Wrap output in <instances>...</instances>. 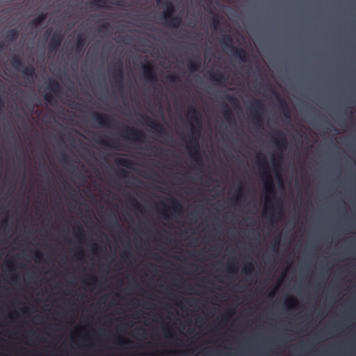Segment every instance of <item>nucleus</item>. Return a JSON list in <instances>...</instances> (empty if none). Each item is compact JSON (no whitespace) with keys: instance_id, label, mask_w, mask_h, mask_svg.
<instances>
[{"instance_id":"obj_12","label":"nucleus","mask_w":356,"mask_h":356,"mask_svg":"<svg viewBox=\"0 0 356 356\" xmlns=\"http://www.w3.org/2000/svg\"><path fill=\"white\" fill-rule=\"evenodd\" d=\"M273 94L275 96L276 101L279 102V104L280 106V108L282 109V113L285 119L289 120L290 111L286 102L283 98L280 97V95L275 90H273Z\"/></svg>"},{"instance_id":"obj_17","label":"nucleus","mask_w":356,"mask_h":356,"mask_svg":"<svg viewBox=\"0 0 356 356\" xmlns=\"http://www.w3.org/2000/svg\"><path fill=\"white\" fill-rule=\"evenodd\" d=\"M236 58L239 59L241 61L245 63L248 61V54L246 50L241 47H235L234 51L231 53Z\"/></svg>"},{"instance_id":"obj_14","label":"nucleus","mask_w":356,"mask_h":356,"mask_svg":"<svg viewBox=\"0 0 356 356\" xmlns=\"http://www.w3.org/2000/svg\"><path fill=\"white\" fill-rule=\"evenodd\" d=\"M165 9L162 13V17L165 20H168L175 13V8L171 1H165L163 3Z\"/></svg>"},{"instance_id":"obj_44","label":"nucleus","mask_w":356,"mask_h":356,"mask_svg":"<svg viewBox=\"0 0 356 356\" xmlns=\"http://www.w3.org/2000/svg\"><path fill=\"white\" fill-rule=\"evenodd\" d=\"M134 334L136 336L143 337L145 335V332L143 328L138 327L134 330Z\"/></svg>"},{"instance_id":"obj_40","label":"nucleus","mask_w":356,"mask_h":356,"mask_svg":"<svg viewBox=\"0 0 356 356\" xmlns=\"http://www.w3.org/2000/svg\"><path fill=\"white\" fill-rule=\"evenodd\" d=\"M130 204L136 209H137L139 211L142 210V207L140 205V204L137 202V200L134 198H130L129 200Z\"/></svg>"},{"instance_id":"obj_3","label":"nucleus","mask_w":356,"mask_h":356,"mask_svg":"<svg viewBox=\"0 0 356 356\" xmlns=\"http://www.w3.org/2000/svg\"><path fill=\"white\" fill-rule=\"evenodd\" d=\"M275 134L277 135V137L273 138V142L275 144L277 150L280 152V154H277L273 157L272 165L274 172L277 173L278 172V170L280 168V165L282 162V153L286 149L288 143L286 136L282 131L277 130L275 131Z\"/></svg>"},{"instance_id":"obj_6","label":"nucleus","mask_w":356,"mask_h":356,"mask_svg":"<svg viewBox=\"0 0 356 356\" xmlns=\"http://www.w3.org/2000/svg\"><path fill=\"white\" fill-rule=\"evenodd\" d=\"M91 117L100 127L111 128L115 122V120L112 117L98 112H92Z\"/></svg>"},{"instance_id":"obj_23","label":"nucleus","mask_w":356,"mask_h":356,"mask_svg":"<svg viewBox=\"0 0 356 356\" xmlns=\"http://www.w3.org/2000/svg\"><path fill=\"white\" fill-rule=\"evenodd\" d=\"M11 65L17 70H21L24 66L22 59L19 56H14L10 60Z\"/></svg>"},{"instance_id":"obj_25","label":"nucleus","mask_w":356,"mask_h":356,"mask_svg":"<svg viewBox=\"0 0 356 356\" xmlns=\"http://www.w3.org/2000/svg\"><path fill=\"white\" fill-rule=\"evenodd\" d=\"M48 88L55 94L60 92V86L56 79H50L48 83Z\"/></svg>"},{"instance_id":"obj_49","label":"nucleus","mask_w":356,"mask_h":356,"mask_svg":"<svg viewBox=\"0 0 356 356\" xmlns=\"http://www.w3.org/2000/svg\"><path fill=\"white\" fill-rule=\"evenodd\" d=\"M119 174L122 177H127L128 176L127 172L124 169H120L119 170Z\"/></svg>"},{"instance_id":"obj_29","label":"nucleus","mask_w":356,"mask_h":356,"mask_svg":"<svg viewBox=\"0 0 356 356\" xmlns=\"http://www.w3.org/2000/svg\"><path fill=\"white\" fill-rule=\"evenodd\" d=\"M254 270V265L252 263H249L243 268V273L246 275H250L253 273Z\"/></svg>"},{"instance_id":"obj_34","label":"nucleus","mask_w":356,"mask_h":356,"mask_svg":"<svg viewBox=\"0 0 356 356\" xmlns=\"http://www.w3.org/2000/svg\"><path fill=\"white\" fill-rule=\"evenodd\" d=\"M44 100L51 105L56 104V99L53 94L49 92L46 93L44 96Z\"/></svg>"},{"instance_id":"obj_11","label":"nucleus","mask_w":356,"mask_h":356,"mask_svg":"<svg viewBox=\"0 0 356 356\" xmlns=\"http://www.w3.org/2000/svg\"><path fill=\"white\" fill-rule=\"evenodd\" d=\"M63 39V37L60 33L54 32L48 44L49 49L51 51L58 49L62 43Z\"/></svg>"},{"instance_id":"obj_39","label":"nucleus","mask_w":356,"mask_h":356,"mask_svg":"<svg viewBox=\"0 0 356 356\" xmlns=\"http://www.w3.org/2000/svg\"><path fill=\"white\" fill-rule=\"evenodd\" d=\"M97 143L100 144V145H106V146L113 147H116L115 145V144L113 143H112L111 141L106 140H104V139L97 140Z\"/></svg>"},{"instance_id":"obj_48","label":"nucleus","mask_w":356,"mask_h":356,"mask_svg":"<svg viewBox=\"0 0 356 356\" xmlns=\"http://www.w3.org/2000/svg\"><path fill=\"white\" fill-rule=\"evenodd\" d=\"M99 250H102V248L99 246H98L97 244H93V248L92 249V252L95 254H97Z\"/></svg>"},{"instance_id":"obj_28","label":"nucleus","mask_w":356,"mask_h":356,"mask_svg":"<svg viewBox=\"0 0 356 356\" xmlns=\"http://www.w3.org/2000/svg\"><path fill=\"white\" fill-rule=\"evenodd\" d=\"M242 191H243L242 186L240 184L238 186V187L236 188V193H235V195L232 198V200L234 202V203L236 204L238 202V200L240 199V197L242 195Z\"/></svg>"},{"instance_id":"obj_35","label":"nucleus","mask_w":356,"mask_h":356,"mask_svg":"<svg viewBox=\"0 0 356 356\" xmlns=\"http://www.w3.org/2000/svg\"><path fill=\"white\" fill-rule=\"evenodd\" d=\"M297 305H298L297 300L293 298L286 299L285 300V305L288 308H294L297 306Z\"/></svg>"},{"instance_id":"obj_22","label":"nucleus","mask_w":356,"mask_h":356,"mask_svg":"<svg viewBox=\"0 0 356 356\" xmlns=\"http://www.w3.org/2000/svg\"><path fill=\"white\" fill-rule=\"evenodd\" d=\"M86 43V39L82 34H79L77 36V42L74 46L76 53H80L83 51Z\"/></svg>"},{"instance_id":"obj_58","label":"nucleus","mask_w":356,"mask_h":356,"mask_svg":"<svg viewBox=\"0 0 356 356\" xmlns=\"http://www.w3.org/2000/svg\"><path fill=\"white\" fill-rule=\"evenodd\" d=\"M12 280L15 281V282H17L18 281V277L17 276L13 277H12Z\"/></svg>"},{"instance_id":"obj_47","label":"nucleus","mask_w":356,"mask_h":356,"mask_svg":"<svg viewBox=\"0 0 356 356\" xmlns=\"http://www.w3.org/2000/svg\"><path fill=\"white\" fill-rule=\"evenodd\" d=\"M168 79L171 82H176L179 81V77L176 75H169Z\"/></svg>"},{"instance_id":"obj_13","label":"nucleus","mask_w":356,"mask_h":356,"mask_svg":"<svg viewBox=\"0 0 356 356\" xmlns=\"http://www.w3.org/2000/svg\"><path fill=\"white\" fill-rule=\"evenodd\" d=\"M220 42L222 46L223 49L229 53H232V51H234V49H235V47L233 44L232 37L229 34L222 35L220 40Z\"/></svg>"},{"instance_id":"obj_53","label":"nucleus","mask_w":356,"mask_h":356,"mask_svg":"<svg viewBox=\"0 0 356 356\" xmlns=\"http://www.w3.org/2000/svg\"><path fill=\"white\" fill-rule=\"evenodd\" d=\"M76 257L78 259H81L83 257V251L81 250H79L76 254Z\"/></svg>"},{"instance_id":"obj_9","label":"nucleus","mask_w":356,"mask_h":356,"mask_svg":"<svg viewBox=\"0 0 356 356\" xmlns=\"http://www.w3.org/2000/svg\"><path fill=\"white\" fill-rule=\"evenodd\" d=\"M143 74L145 79L147 82L152 84H156L157 83L158 78L151 63H146L143 65Z\"/></svg>"},{"instance_id":"obj_2","label":"nucleus","mask_w":356,"mask_h":356,"mask_svg":"<svg viewBox=\"0 0 356 356\" xmlns=\"http://www.w3.org/2000/svg\"><path fill=\"white\" fill-rule=\"evenodd\" d=\"M187 118L192 122L191 124V135L188 138L189 145L187 149L191 158L198 165H202V159L199 149V137L202 125L201 115L195 106L191 105L188 107Z\"/></svg>"},{"instance_id":"obj_42","label":"nucleus","mask_w":356,"mask_h":356,"mask_svg":"<svg viewBox=\"0 0 356 356\" xmlns=\"http://www.w3.org/2000/svg\"><path fill=\"white\" fill-rule=\"evenodd\" d=\"M280 246V238L275 239L272 244V250L277 252Z\"/></svg>"},{"instance_id":"obj_37","label":"nucleus","mask_w":356,"mask_h":356,"mask_svg":"<svg viewBox=\"0 0 356 356\" xmlns=\"http://www.w3.org/2000/svg\"><path fill=\"white\" fill-rule=\"evenodd\" d=\"M74 229L76 230L75 236L77 238L81 240L83 236V229L82 226L79 225L76 227Z\"/></svg>"},{"instance_id":"obj_54","label":"nucleus","mask_w":356,"mask_h":356,"mask_svg":"<svg viewBox=\"0 0 356 356\" xmlns=\"http://www.w3.org/2000/svg\"><path fill=\"white\" fill-rule=\"evenodd\" d=\"M62 161L65 163V164H67V156L65 154H63V156H62Z\"/></svg>"},{"instance_id":"obj_26","label":"nucleus","mask_w":356,"mask_h":356,"mask_svg":"<svg viewBox=\"0 0 356 356\" xmlns=\"http://www.w3.org/2000/svg\"><path fill=\"white\" fill-rule=\"evenodd\" d=\"M115 162L117 164L128 168H131L134 164L131 160L127 159H118L115 160Z\"/></svg>"},{"instance_id":"obj_15","label":"nucleus","mask_w":356,"mask_h":356,"mask_svg":"<svg viewBox=\"0 0 356 356\" xmlns=\"http://www.w3.org/2000/svg\"><path fill=\"white\" fill-rule=\"evenodd\" d=\"M222 115L226 120V122L229 124H233L235 123V119L233 115V113L230 108L227 104H223L222 106Z\"/></svg>"},{"instance_id":"obj_59","label":"nucleus","mask_w":356,"mask_h":356,"mask_svg":"<svg viewBox=\"0 0 356 356\" xmlns=\"http://www.w3.org/2000/svg\"><path fill=\"white\" fill-rule=\"evenodd\" d=\"M145 307L147 308V309H149L150 307V305L149 303L147 302H145V304L144 305Z\"/></svg>"},{"instance_id":"obj_61","label":"nucleus","mask_w":356,"mask_h":356,"mask_svg":"<svg viewBox=\"0 0 356 356\" xmlns=\"http://www.w3.org/2000/svg\"><path fill=\"white\" fill-rule=\"evenodd\" d=\"M156 2L159 3V4H163V3L162 0H156Z\"/></svg>"},{"instance_id":"obj_57","label":"nucleus","mask_w":356,"mask_h":356,"mask_svg":"<svg viewBox=\"0 0 356 356\" xmlns=\"http://www.w3.org/2000/svg\"><path fill=\"white\" fill-rule=\"evenodd\" d=\"M5 49V45L3 43H0V51H2Z\"/></svg>"},{"instance_id":"obj_36","label":"nucleus","mask_w":356,"mask_h":356,"mask_svg":"<svg viewBox=\"0 0 356 356\" xmlns=\"http://www.w3.org/2000/svg\"><path fill=\"white\" fill-rule=\"evenodd\" d=\"M234 310H231V311H228L227 312L222 316V318H221V323H227L228 321V320L234 315Z\"/></svg>"},{"instance_id":"obj_56","label":"nucleus","mask_w":356,"mask_h":356,"mask_svg":"<svg viewBox=\"0 0 356 356\" xmlns=\"http://www.w3.org/2000/svg\"><path fill=\"white\" fill-rule=\"evenodd\" d=\"M22 311L24 312V313H26V314H29L31 313V310L29 308H23L22 309Z\"/></svg>"},{"instance_id":"obj_31","label":"nucleus","mask_w":356,"mask_h":356,"mask_svg":"<svg viewBox=\"0 0 356 356\" xmlns=\"http://www.w3.org/2000/svg\"><path fill=\"white\" fill-rule=\"evenodd\" d=\"M227 270L230 273L236 274L238 270V264L229 262L227 264Z\"/></svg>"},{"instance_id":"obj_62","label":"nucleus","mask_w":356,"mask_h":356,"mask_svg":"<svg viewBox=\"0 0 356 356\" xmlns=\"http://www.w3.org/2000/svg\"><path fill=\"white\" fill-rule=\"evenodd\" d=\"M6 222H7V220L6 219L3 220L2 222H1L3 225H5Z\"/></svg>"},{"instance_id":"obj_18","label":"nucleus","mask_w":356,"mask_h":356,"mask_svg":"<svg viewBox=\"0 0 356 356\" xmlns=\"http://www.w3.org/2000/svg\"><path fill=\"white\" fill-rule=\"evenodd\" d=\"M182 22V19L180 16H172L168 20H165V24L168 26L173 29H177L180 26Z\"/></svg>"},{"instance_id":"obj_55","label":"nucleus","mask_w":356,"mask_h":356,"mask_svg":"<svg viewBox=\"0 0 356 356\" xmlns=\"http://www.w3.org/2000/svg\"><path fill=\"white\" fill-rule=\"evenodd\" d=\"M3 99L2 98V97L0 95V112H1L2 111V108L3 106Z\"/></svg>"},{"instance_id":"obj_50","label":"nucleus","mask_w":356,"mask_h":356,"mask_svg":"<svg viewBox=\"0 0 356 356\" xmlns=\"http://www.w3.org/2000/svg\"><path fill=\"white\" fill-rule=\"evenodd\" d=\"M13 263L12 262H9V263H7L6 264V266H5V268H4V270H11L13 269Z\"/></svg>"},{"instance_id":"obj_45","label":"nucleus","mask_w":356,"mask_h":356,"mask_svg":"<svg viewBox=\"0 0 356 356\" xmlns=\"http://www.w3.org/2000/svg\"><path fill=\"white\" fill-rule=\"evenodd\" d=\"M35 257L36 261H39L40 259H42L43 254L40 251H36L35 252Z\"/></svg>"},{"instance_id":"obj_30","label":"nucleus","mask_w":356,"mask_h":356,"mask_svg":"<svg viewBox=\"0 0 356 356\" xmlns=\"http://www.w3.org/2000/svg\"><path fill=\"white\" fill-rule=\"evenodd\" d=\"M210 13L213 15V16L211 18V22L213 28L216 29L220 24L219 16L217 14L214 13L213 10L211 9Z\"/></svg>"},{"instance_id":"obj_1","label":"nucleus","mask_w":356,"mask_h":356,"mask_svg":"<svg viewBox=\"0 0 356 356\" xmlns=\"http://www.w3.org/2000/svg\"><path fill=\"white\" fill-rule=\"evenodd\" d=\"M257 163L264 182L265 193L269 196L265 200L266 212L264 217L272 220L275 213H282V203L275 195V188L273 177L269 172V165L266 156L261 153L257 155Z\"/></svg>"},{"instance_id":"obj_51","label":"nucleus","mask_w":356,"mask_h":356,"mask_svg":"<svg viewBox=\"0 0 356 356\" xmlns=\"http://www.w3.org/2000/svg\"><path fill=\"white\" fill-rule=\"evenodd\" d=\"M169 209L163 210L162 212V215L163 216L164 219H168L169 218L168 216Z\"/></svg>"},{"instance_id":"obj_5","label":"nucleus","mask_w":356,"mask_h":356,"mask_svg":"<svg viewBox=\"0 0 356 356\" xmlns=\"http://www.w3.org/2000/svg\"><path fill=\"white\" fill-rule=\"evenodd\" d=\"M250 110L251 122L258 128L261 127L263 124V119L261 115V112L264 111V110L263 103L259 99H254L250 106Z\"/></svg>"},{"instance_id":"obj_52","label":"nucleus","mask_w":356,"mask_h":356,"mask_svg":"<svg viewBox=\"0 0 356 356\" xmlns=\"http://www.w3.org/2000/svg\"><path fill=\"white\" fill-rule=\"evenodd\" d=\"M196 303H197V301H196V300H195V299H191V300L188 301V304L190 306H191V307H192V306H193L194 305H195Z\"/></svg>"},{"instance_id":"obj_64","label":"nucleus","mask_w":356,"mask_h":356,"mask_svg":"<svg viewBox=\"0 0 356 356\" xmlns=\"http://www.w3.org/2000/svg\"><path fill=\"white\" fill-rule=\"evenodd\" d=\"M200 321H202V318H200L197 321V322H200Z\"/></svg>"},{"instance_id":"obj_8","label":"nucleus","mask_w":356,"mask_h":356,"mask_svg":"<svg viewBox=\"0 0 356 356\" xmlns=\"http://www.w3.org/2000/svg\"><path fill=\"white\" fill-rule=\"evenodd\" d=\"M122 136L136 142H143V139L145 138V135L141 131L129 126H124Z\"/></svg>"},{"instance_id":"obj_32","label":"nucleus","mask_w":356,"mask_h":356,"mask_svg":"<svg viewBox=\"0 0 356 356\" xmlns=\"http://www.w3.org/2000/svg\"><path fill=\"white\" fill-rule=\"evenodd\" d=\"M114 343L115 344H117V345H119V346H124V345H127V344L131 343V341L130 340H129V339H123V338L120 337H117L115 339Z\"/></svg>"},{"instance_id":"obj_27","label":"nucleus","mask_w":356,"mask_h":356,"mask_svg":"<svg viewBox=\"0 0 356 356\" xmlns=\"http://www.w3.org/2000/svg\"><path fill=\"white\" fill-rule=\"evenodd\" d=\"M200 62H196L193 60H190L187 64V67L191 72H196L199 70Z\"/></svg>"},{"instance_id":"obj_46","label":"nucleus","mask_w":356,"mask_h":356,"mask_svg":"<svg viewBox=\"0 0 356 356\" xmlns=\"http://www.w3.org/2000/svg\"><path fill=\"white\" fill-rule=\"evenodd\" d=\"M109 26V24L108 23L102 24L101 26L99 29V32H104L107 31L108 28Z\"/></svg>"},{"instance_id":"obj_43","label":"nucleus","mask_w":356,"mask_h":356,"mask_svg":"<svg viewBox=\"0 0 356 356\" xmlns=\"http://www.w3.org/2000/svg\"><path fill=\"white\" fill-rule=\"evenodd\" d=\"M225 98L229 102V103H232V104H236L237 103V99L236 98V97H234V95H225Z\"/></svg>"},{"instance_id":"obj_41","label":"nucleus","mask_w":356,"mask_h":356,"mask_svg":"<svg viewBox=\"0 0 356 356\" xmlns=\"http://www.w3.org/2000/svg\"><path fill=\"white\" fill-rule=\"evenodd\" d=\"M90 282L88 283L87 282H85V284L88 285V286H90L91 287L94 288L97 282V279L96 277L95 276H91L90 278Z\"/></svg>"},{"instance_id":"obj_4","label":"nucleus","mask_w":356,"mask_h":356,"mask_svg":"<svg viewBox=\"0 0 356 356\" xmlns=\"http://www.w3.org/2000/svg\"><path fill=\"white\" fill-rule=\"evenodd\" d=\"M111 77L112 87L117 88L119 91H122L124 88V76L123 63L121 60L115 63Z\"/></svg>"},{"instance_id":"obj_24","label":"nucleus","mask_w":356,"mask_h":356,"mask_svg":"<svg viewBox=\"0 0 356 356\" xmlns=\"http://www.w3.org/2000/svg\"><path fill=\"white\" fill-rule=\"evenodd\" d=\"M19 37V31L17 29H12L8 30L6 34V39L8 41L13 42L16 40Z\"/></svg>"},{"instance_id":"obj_33","label":"nucleus","mask_w":356,"mask_h":356,"mask_svg":"<svg viewBox=\"0 0 356 356\" xmlns=\"http://www.w3.org/2000/svg\"><path fill=\"white\" fill-rule=\"evenodd\" d=\"M121 257L124 261H131L134 259L133 254L129 250L122 252L121 254Z\"/></svg>"},{"instance_id":"obj_16","label":"nucleus","mask_w":356,"mask_h":356,"mask_svg":"<svg viewBox=\"0 0 356 356\" xmlns=\"http://www.w3.org/2000/svg\"><path fill=\"white\" fill-rule=\"evenodd\" d=\"M209 79L216 83L219 84H225L227 83V76L221 72H209Z\"/></svg>"},{"instance_id":"obj_60","label":"nucleus","mask_w":356,"mask_h":356,"mask_svg":"<svg viewBox=\"0 0 356 356\" xmlns=\"http://www.w3.org/2000/svg\"><path fill=\"white\" fill-rule=\"evenodd\" d=\"M277 288L275 289L270 293V296H273L275 293V291H276Z\"/></svg>"},{"instance_id":"obj_63","label":"nucleus","mask_w":356,"mask_h":356,"mask_svg":"<svg viewBox=\"0 0 356 356\" xmlns=\"http://www.w3.org/2000/svg\"><path fill=\"white\" fill-rule=\"evenodd\" d=\"M190 266H191V267H195V265L194 264H190Z\"/></svg>"},{"instance_id":"obj_20","label":"nucleus","mask_w":356,"mask_h":356,"mask_svg":"<svg viewBox=\"0 0 356 356\" xmlns=\"http://www.w3.org/2000/svg\"><path fill=\"white\" fill-rule=\"evenodd\" d=\"M170 204V209L177 214H179L182 211L181 204L175 197H171L168 200Z\"/></svg>"},{"instance_id":"obj_21","label":"nucleus","mask_w":356,"mask_h":356,"mask_svg":"<svg viewBox=\"0 0 356 356\" xmlns=\"http://www.w3.org/2000/svg\"><path fill=\"white\" fill-rule=\"evenodd\" d=\"M19 72H22L27 77H30L32 79L35 76V70L33 66L29 65H24L22 67Z\"/></svg>"},{"instance_id":"obj_19","label":"nucleus","mask_w":356,"mask_h":356,"mask_svg":"<svg viewBox=\"0 0 356 356\" xmlns=\"http://www.w3.org/2000/svg\"><path fill=\"white\" fill-rule=\"evenodd\" d=\"M47 17V14L46 13H42L30 22V26L33 28H37L43 24Z\"/></svg>"},{"instance_id":"obj_7","label":"nucleus","mask_w":356,"mask_h":356,"mask_svg":"<svg viewBox=\"0 0 356 356\" xmlns=\"http://www.w3.org/2000/svg\"><path fill=\"white\" fill-rule=\"evenodd\" d=\"M143 122L156 131L159 135H165L167 134L166 129L159 121L149 117L146 115H140Z\"/></svg>"},{"instance_id":"obj_38","label":"nucleus","mask_w":356,"mask_h":356,"mask_svg":"<svg viewBox=\"0 0 356 356\" xmlns=\"http://www.w3.org/2000/svg\"><path fill=\"white\" fill-rule=\"evenodd\" d=\"M110 222L111 224L115 227L116 228H118V229L119 230H121V226L119 223V222L118 221V219L116 218L115 216H113L111 218H110Z\"/></svg>"},{"instance_id":"obj_10","label":"nucleus","mask_w":356,"mask_h":356,"mask_svg":"<svg viewBox=\"0 0 356 356\" xmlns=\"http://www.w3.org/2000/svg\"><path fill=\"white\" fill-rule=\"evenodd\" d=\"M108 3L120 7H125L127 6L124 0H118L115 2L109 1L108 0H92L89 4L100 8H110V6L108 5Z\"/></svg>"}]
</instances>
